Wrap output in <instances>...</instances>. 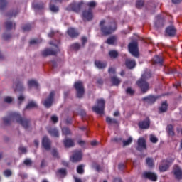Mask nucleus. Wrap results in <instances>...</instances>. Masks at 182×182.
I'll return each instance as SVG.
<instances>
[{"mask_svg": "<svg viewBox=\"0 0 182 182\" xmlns=\"http://www.w3.org/2000/svg\"><path fill=\"white\" fill-rule=\"evenodd\" d=\"M109 55L112 59H116L119 56V53L114 50L109 52Z\"/></svg>", "mask_w": 182, "mask_h": 182, "instance_id": "obj_38", "label": "nucleus"}, {"mask_svg": "<svg viewBox=\"0 0 182 182\" xmlns=\"http://www.w3.org/2000/svg\"><path fill=\"white\" fill-rule=\"evenodd\" d=\"M150 141L151 143L156 144V143H157V141H159V139L154 135H151Z\"/></svg>", "mask_w": 182, "mask_h": 182, "instance_id": "obj_54", "label": "nucleus"}, {"mask_svg": "<svg viewBox=\"0 0 182 182\" xmlns=\"http://www.w3.org/2000/svg\"><path fill=\"white\" fill-rule=\"evenodd\" d=\"M18 102H19V105H21V103H22V102H23V100H25V97H23V95H20L18 97Z\"/></svg>", "mask_w": 182, "mask_h": 182, "instance_id": "obj_63", "label": "nucleus"}, {"mask_svg": "<svg viewBox=\"0 0 182 182\" xmlns=\"http://www.w3.org/2000/svg\"><path fill=\"white\" fill-rule=\"evenodd\" d=\"M106 105V101L103 98L97 100V105L92 107V112L97 113V114H103L105 113V107Z\"/></svg>", "mask_w": 182, "mask_h": 182, "instance_id": "obj_4", "label": "nucleus"}, {"mask_svg": "<svg viewBox=\"0 0 182 182\" xmlns=\"http://www.w3.org/2000/svg\"><path fill=\"white\" fill-rule=\"evenodd\" d=\"M12 97H6L4 98L5 103H12Z\"/></svg>", "mask_w": 182, "mask_h": 182, "instance_id": "obj_59", "label": "nucleus"}, {"mask_svg": "<svg viewBox=\"0 0 182 182\" xmlns=\"http://www.w3.org/2000/svg\"><path fill=\"white\" fill-rule=\"evenodd\" d=\"M152 62L156 65H160L161 66V65H163V57L156 55L152 59Z\"/></svg>", "mask_w": 182, "mask_h": 182, "instance_id": "obj_27", "label": "nucleus"}, {"mask_svg": "<svg viewBox=\"0 0 182 182\" xmlns=\"http://www.w3.org/2000/svg\"><path fill=\"white\" fill-rule=\"evenodd\" d=\"M92 168H95L96 171H100V165L98 164H96V162H94L92 165Z\"/></svg>", "mask_w": 182, "mask_h": 182, "instance_id": "obj_52", "label": "nucleus"}, {"mask_svg": "<svg viewBox=\"0 0 182 182\" xmlns=\"http://www.w3.org/2000/svg\"><path fill=\"white\" fill-rule=\"evenodd\" d=\"M150 77H151V73L145 72L142 74L141 78L136 81V85L142 93H147V91L150 89V84L147 82Z\"/></svg>", "mask_w": 182, "mask_h": 182, "instance_id": "obj_3", "label": "nucleus"}, {"mask_svg": "<svg viewBox=\"0 0 182 182\" xmlns=\"http://www.w3.org/2000/svg\"><path fill=\"white\" fill-rule=\"evenodd\" d=\"M52 156L53 157H55L56 159H58L59 158V153L58 152V150L56 149H53L52 150Z\"/></svg>", "mask_w": 182, "mask_h": 182, "instance_id": "obj_55", "label": "nucleus"}, {"mask_svg": "<svg viewBox=\"0 0 182 182\" xmlns=\"http://www.w3.org/2000/svg\"><path fill=\"white\" fill-rule=\"evenodd\" d=\"M125 165L124 164H119L118 165L119 170H124Z\"/></svg>", "mask_w": 182, "mask_h": 182, "instance_id": "obj_64", "label": "nucleus"}, {"mask_svg": "<svg viewBox=\"0 0 182 182\" xmlns=\"http://www.w3.org/2000/svg\"><path fill=\"white\" fill-rule=\"evenodd\" d=\"M71 49L73 50H79L80 49V44L79 43H73L70 46Z\"/></svg>", "mask_w": 182, "mask_h": 182, "instance_id": "obj_45", "label": "nucleus"}, {"mask_svg": "<svg viewBox=\"0 0 182 182\" xmlns=\"http://www.w3.org/2000/svg\"><path fill=\"white\" fill-rule=\"evenodd\" d=\"M117 41V37L116 36H112L107 38L105 43L107 45H114V42Z\"/></svg>", "mask_w": 182, "mask_h": 182, "instance_id": "obj_30", "label": "nucleus"}, {"mask_svg": "<svg viewBox=\"0 0 182 182\" xmlns=\"http://www.w3.org/2000/svg\"><path fill=\"white\" fill-rule=\"evenodd\" d=\"M142 100H144V102H147L149 105H153V103H155L156 100H157V97L154 95H149L142 98Z\"/></svg>", "mask_w": 182, "mask_h": 182, "instance_id": "obj_23", "label": "nucleus"}, {"mask_svg": "<svg viewBox=\"0 0 182 182\" xmlns=\"http://www.w3.org/2000/svg\"><path fill=\"white\" fill-rule=\"evenodd\" d=\"M14 87L16 92H23V85H22V82L19 81L18 79L16 80V81H14Z\"/></svg>", "mask_w": 182, "mask_h": 182, "instance_id": "obj_20", "label": "nucleus"}, {"mask_svg": "<svg viewBox=\"0 0 182 182\" xmlns=\"http://www.w3.org/2000/svg\"><path fill=\"white\" fill-rule=\"evenodd\" d=\"M55 91H51L46 99L42 101L43 106L46 107V109H50L52 107V105H53V102H55Z\"/></svg>", "mask_w": 182, "mask_h": 182, "instance_id": "obj_6", "label": "nucleus"}, {"mask_svg": "<svg viewBox=\"0 0 182 182\" xmlns=\"http://www.w3.org/2000/svg\"><path fill=\"white\" fill-rule=\"evenodd\" d=\"M55 49H51V48H46L44 50L41 52L42 56L44 58H46V56H55L59 51V47H58L56 45H55Z\"/></svg>", "mask_w": 182, "mask_h": 182, "instance_id": "obj_9", "label": "nucleus"}, {"mask_svg": "<svg viewBox=\"0 0 182 182\" xmlns=\"http://www.w3.org/2000/svg\"><path fill=\"white\" fill-rule=\"evenodd\" d=\"M138 126H139V129H149V127H150V118L146 117L145 119V120L140 121L138 123Z\"/></svg>", "mask_w": 182, "mask_h": 182, "instance_id": "obj_17", "label": "nucleus"}, {"mask_svg": "<svg viewBox=\"0 0 182 182\" xmlns=\"http://www.w3.org/2000/svg\"><path fill=\"white\" fill-rule=\"evenodd\" d=\"M4 176H5V177H11V176H12V171L10 169L5 170L4 171Z\"/></svg>", "mask_w": 182, "mask_h": 182, "instance_id": "obj_49", "label": "nucleus"}, {"mask_svg": "<svg viewBox=\"0 0 182 182\" xmlns=\"http://www.w3.org/2000/svg\"><path fill=\"white\" fill-rule=\"evenodd\" d=\"M8 6V0H0V11H5Z\"/></svg>", "mask_w": 182, "mask_h": 182, "instance_id": "obj_34", "label": "nucleus"}, {"mask_svg": "<svg viewBox=\"0 0 182 182\" xmlns=\"http://www.w3.org/2000/svg\"><path fill=\"white\" fill-rule=\"evenodd\" d=\"M136 60L127 59L125 61V65L127 69H134L136 68Z\"/></svg>", "mask_w": 182, "mask_h": 182, "instance_id": "obj_22", "label": "nucleus"}, {"mask_svg": "<svg viewBox=\"0 0 182 182\" xmlns=\"http://www.w3.org/2000/svg\"><path fill=\"white\" fill-rule=\"evenodd\" d=\"M67 33L70 38H77L79 36V31L76 28H70L68 29Z\"/></svg>", "mask_w": 182, "mask_h": 182, "instance_id": "obj_21", "label": "nucleus"}, {"mask_svg": "<svg viewBox=\"0 0 182 182\" xmlns=\"http://www.w3.org/2000/svg\"><path fill=\"white\" fill-rule=\"evenodd\" d=\"M127 95H130V96H133L134 95V90L132 89V87H128L126 90Z\"/></svg>", "mask_w": 182, "mask_h": 182, "instance_id": "obj_50", "label": "nucleus"}, {"mask_svg": "<svg viewBox=\"0 0 182 182\" xmlns=\"http://www.w3.org/2000/svg\"><path fill=\"white\" fill-rule=\"evenodd\" d=\"M95 65L98 69H105L107 66V63L101 60H95Z\"/></svg>", "mask_w": 182, "mask_h": 182, "instance_id": "obj_26", "label": "nucleus"}, {"mask_svg": "<svg viewBox=\"0 0 182 182\" xmlns=\"http://www.w3.org/2000/svg\"><path fill=\"white\" fill-rule=\"evenodd\" d=\"M62 132L64 136H69V134H71L70 129H69V128L64 127L62 129Z\"/></svg>", "mask_w": 182, "mask_h": 182, "instance_id": "obj_47", "label": "nucleus"}, {"mask_svg": "<svg viewBox=\"0 0 182 182\" xmlns=\"http://www.w3.org/2000/svg\"><path fill=\"white\" fill-rule=\"evenodd\" d=\"M87 6H89V8L90 9L91 8H96L97 4H96V1H92L88 2L87 4Z\"/></svg>", "mask_w": 182, "mask_h": 182, "instance_id": "obj_53", "label": "nucleus"}, {"mask_svg": "<svg viewBox=\"0 0 182 182\" xmlns=\"http://www.w3.org/2000/svg\"><path fill=\"white\" fill-rule=\"evenodd\" d=\"M36 43H39L38 39H33L30 41V45H36Z\"/></svg>", "mask_w": 182, "mask_h": 182, "instance_id": "obj_61", "label": "nucleus"}, {"mask_svg": "<svg viewBox=\"0 0 182 182\" xmlns=\"http://www.w3.org/2000/svg\"><path fill=\"white\" fill-rule=\"evenodd\" d=\"M144 6V1L143 0H137L136 2V7L138 9H141V7Z\"/></svg>", "mask_w": 182, "mask_h": 182, "instance_id": "obj_42", "label": "nucleus"}, {"mask_svg": "<svg viewBox=\"0 0 182 182\" xmlns=\"http://www.w3.org/2000/svg\"><path fill=\"white\" fill-rule=\"evenodd\" d=\"M77 173L78 174H83V173H85V170L83 169V165H79L77 166Z\"/></svg>", "mask_w": 182, "mask_h": 182, "instance_id": "obj_48", "label": "nucleus"}, {"mask_svg": "<svg viewBox=\"0 0 182 182\" xmlns=\"http://www.w3.org/2000/svg\"><path fill=\"white\" fill-rule=\"evenodd\" d=\"M68 174V171L65 168H60L56 172V176H58L59 177H66Z\"/></svg>", "mask_w": 182, "mask_h": 182, "instance_id": "obj_29", "label": "nucleus"}, {"mask_svg": "<svg viewBox=\"0 0 182 182\" xmlns=\"http://www.w3.org/2000/svg\"><path fill=\"white\" fill-rule=\"evenodd\" d=\"M51 121L53 123H58V122H59V118H58L56 115H53L51 117Z\"/></svg>", "mask_w": 182, "mask_h": 182, "instance_id": "obj_57", "label": "nucleus"}, {"mask_svg": "<svg viewBox=\"0 0 182 182\" xmlns=\"http://www.w3.org/2000/svg\"><path fill=\"white\" fill-rule=\"evenodd\" d=\"M165 22L166 20L164 19V17H162L160 14H159L156 17V21L154 25L156 28H163L164 26Z\"/></svg>", "mask_w": 182, "mask_h": 182, "instance_id": "obj_16", "label": "nucleus"}, {"mask_svg": "<svg viewBox=\"0 0 182 182\" xmlns=\"http://www.w3.org/2000/svg\"><path fill=\"white\" fill-rule=\"evenodd\" d=\"M65 147L69 148V147H73L75 146V141H73V139L70 138H66L63 141Z\"/></svg>", "mask_w": 182, "mask_h": 182, "instance_id": "obj_24", "label": "nucleus"}, {"mask_svg": "<svg viewBox=\"0 0 182 182\" xmlns=\"http://www.w3.org/2000/svg\"><path fill=\"white\" fill-rule=\"evenodd\" d=\"M52 142L50 139L48 138V136H44L42 139V146L45 149V150H50V146Z\"/></svg>", "mask_w": 182, "mask_h": 182, "instance_id": "obj_19", "label": "nucleus"}, {"mask_svg": "<svg viewBox=\"0 0 182 182\" xmlns=\"http://www.w3.org/2000/svg\"><path fill=\"white\" fill-rule=\"evenodd\" d=\"M11 34H6V33L3 34V39H4V41H9V39H11Z\"/></svg>", "mask_w": 182, "mask_h": 182, "instance_id": "obj_58", "label": "nucleus"}, {"mask_svg": "<svg viewBox=\"0 0 182 182\" xmlns=\"http://www.w3.org/2000/svg\"><path fill=\"white\" fill-rule=\"evenodd\" d=\"M123 146L125 147V146H129L133 143V138L132 136H129L127 140H123L122 141Z\"/></svg>", "mask_w": 182, "mask_h": 182, "instance_id": "obj_39", "label": "nucleus"}, {"mask_svg": "<svg viewBox=\"0 0 182 182\" xmlns=\"http://www.w3.org/2000/svg\"><path fill=\"white\" fill-rule=\"evenodd\" d=\"M108 73H109V75H116V68L110 67L108 70Z\"/></svg>", "mask_w": 182, "mask_h": 182, "instance_id": "obj_56", "label": "nucleus"}, {"mask_svg": "<svg viewBox=\"0 0 182 182\" xmlns=\"http://www.w3.org/2000/svg\"><path fill=\"white\" fill-rule=\"evenodd\" d=\"M166 132L169 134V136H174V127L172 124H169L167 126Z\"/></svg>", "mask_w": 182, "mask_h": 182, "instance_id": "obj_33", "label": "nucleus"}, {"mask_svg": "<svg viewBox=\"0 0 182 182\" xmlns=\"http://www.w3.org/2000/svg\"><path fill=\"white\" fill-rule=\"evenodd\" d=\"M100 28L102 33L105 36L111 35L116 29H117V23L114 20L107 21L106 20H101L100 22Z\"/></svg>", "mask_w": 182, "mask_h": 182, "instance_id": "obj_2", "label": "nucleus"}, {"mask_svg": "<svg viewBox=\"0 0 182 182\" xmlns=\"http://www.w3.org/2000/svg\"><path fill=\"white\" fill-rule=\"evenodd\" d=\"M136 150L138 151H143V150H147V144H146V139H144V138H139L138 139Z\"/></svg>", "mask_w": 182, "mask_h": 182, "instance_id": "obj_12", "label": "nucleus"}, {"mask_svg": "<svg viewBox=\"0 0 182 182\" xmlns=\"http://www.w3.org/2000/svg\"><path fill=\"white\" fill-rule=\"evenodd\" d=\"M83 6V1H80L78 3L74 2L70 4L67 7V11H73V12H80V10L82 9Z\"/></svg>", "mask_w": 182, "mask_h": 182, "instance_id": "obj_8", "label": "nucleus"}, {"mask_svg": "<svg viewBox=\"0 0 182 182\" xmlns=\"http://www.w3.org/2000/svg\"><path fill=\"white\" fill-rule=\"evenodd\" d=\"M82 154L81 150H76L73 151V156L70 158L72 163H77L82 160Z\"/></svg>", "mask_w": 182, "mask_h": 182, "instance_id": "obj_10", "label": "nucleus"}, {"mask_svg": "<svg viewBox=\"0 0 182 182\" xmlns=\"http://www.w3.org/2000/svg\"><path fill=\"white\" fill-rule=\"evenodd\" d=\"M143 177L151 180V181H157V175L153 172H144L143 173Z\"/></svg>", "mask_w": 182, "mask_h": 182, "instance_id": "obj_18", "label": "nucleus"}, {"mask_svg": "<svg viewBox=\"0 0 182 182\" xmlns=\"http://www.w3.org/2000/svg\"><path fill=\"white\" fill-rule=\"evenodd\" d=\"M111 82L113 85V86H119L120 85V79L117 78V77L114 76L111 77Z\"/></svg>", "mask_w": 182, "mask_h": 182, "instance_id": "obj_35", "label": "nucleus"}, {"mask_svg": "<svg viewBox=\"0 0 182 182\" xmlns=\"http://www.w3.org/2000/svg\"><path fill=\"white\" fill-rule=\"evenodd\" d=\"M81 42H82V48H85V46H86V43H87V37L82 36L81 38Z\"/></svg>", "mask_w": 182, "mask_h": 182, "instance_id": "obj_51", "label": "nucleus"}, {"mask_svg": "<svg viewBox=\"0 0 182 182\" xmlns=\"http://www.w3.org/2000/svg\"><path fill=\"white\" fill-rule=\"evenodd\" d=\"M165 32L167 36L174 38V36H176V33H177V30L174 26H169L166 28Z\"/></svg>", "mask_w": 182, "mask_h": 182, "instance_id": "obj_15", "label": "nucleus"}, {"mask_svg": "<svg viewBox=\"0 0 182 182\" xmlns=\"http://www.w3.org/2000/svg\"><path fill=\"white\" fill-rule=\"evenodd\" d=\"M106 122L108 124H119V121L114 118H110L109 117H106Z\"/></svg>", "mask_w": 182, "mask_h": 182, "instance_id": "obj_32", "label": "nucleus"}, {"mask_svg": "<svg viewBox=\"0 0 182 182\" xmlns=\"http://www.w3.org/2000/svg\"><path fill=\"white\" fill-rule=\"evenodd\" d=\"M74 87L76 90V96L78 99H82L85 95V86L81 81H77L74 84Z\"/></svg>", "mask_w": 182, "mask_h": 182, "instance_id": "obj_5", "label": "nucleus"}, {"mask_svg": "<svg viewBox=\"0 0 182 182\" xmlns=\"http://www.w3.org/2000/svg\"><path fill=\"white\" fill-rule=\"evenodd\" d=\"M22 29L23 32H28V31H31L32 29V26L31 23L26 24L24 26L22 27Z\"/></svg>", "mask_w": 182, "mask_h": 182, "instance_id": "obj_46", "label": "nucleus"}, {"mask_svg": "<svg viewBox=\"0 0 182 182\" xmlns=\"http://www.w3.org/2000/svg\"><path fill=\"white\" fill-rule=\"evenodd\" d=\"M49 8L51 12H59V7L55 4H50Z\"/></svg>", "mask_w": 182, "mask_h": 182, "instance_id": "obj_43", "label": "nucleus"}, {"mask_svg": "<svg viewBox=\"0 0 182 182\" xmlns=\"http://www.w3.org/2000/svg\"><path fill=\"white\" fill-rule=\"evenodd\" d=\"M35 107H38V104H36V102H35L34 101H30L26 105V109L27 110H31V109H33Z\"/></svg>", "mask_w": 182, "mask_h": 182, "instance_id": "obj_31", "label": "nucleus"}, {"mask_svg": "<svg viewBox=\"0 0 182 182\" xmlns=\"http://www.w3.org/2000/svg\"><path fill=\"white\" fill-rule=\"evenodd\" d=\"M13 120H16V123L21 124L24 129H29L31 119L26 117H22L18 113L11 112L8 117L3 118V122L5 126H9Z\"/></svg>", "mask_w": 182, "mask_h": 182, "instance_id": "obj_1", "label": "nucleus"}, {"mask_svg": "<svg viewBox=\"0 0 182 182\" xmlns=\"http://www.w3.org/2000/svg\"><path fill=\"white\" fill-rule=\"evenodd\" d=\"M18 14H19L18 10H14V11L9 12L6 14V16H9V18H12L13 16H16V15H18Z\"/></svg>", "mask_w": 182, "mask_h": 182, "instance_id": "obj_41", "label": "nucleus"}, {"mask_svg": "<svg viewBox=\"0 0 182 182\" xmlns=\"http://www.w3.org/2000/svg\"><path fill=\"white\" fill-rule=\"evenodd\" d=\"M176 180H182V170L178 165H175L173 169Z\"/></svg>", "mask_w": 182, "mask_h": 182, "instance_id": "obj_13", "label": "nucleus"}, {"mask_svg": "<svg viewBox=\"0 0 182 182\" xmlns=\"http://www.w3.org/2000/svg\"><path fill=\"white\" fill-rule=\"evenodd\" d=\"M97 85H99L100 86H103V80L102 78L97 79Z\"/></svg>", "mask_w": 182, "mask_h": 182, "instance_id": "obj_62", "label": "nucleus"}, {"mask_svg": "<svg viewBox=\"0 0 182 182\" xmlns=\"http://www.w3.org/2000/svg\"><path fill=\"white\" fill-rule=\"evenodd\" d=\"M171 163V162L168 161V159L162 160V161L161 162L159 166V171H161V173H164V171H167V170L170 168Z\"/></svg>", "mask_w": 182, "mask_h": 182, "instance_id": "obj_11", "label": "nucleus"}, {"mask_svg": "<svg viewBox=\"0 0 182 182\" xmlns=\"http://www.w3.org/2000/svg\"><path fill=\"white\" fill-rule=\"evenodd\" d=\"M48 132L53 137H59V131H58L57 129L53 128V129H50Z\"/></svg>", "mask_w": 182, "mask_h": 182, "instance_id": "obj_37", "label": "nucleus"}, {"mask_svg": "<svg viewBox=\"0 0 182 182\" xmlns=\"http://www.w3.org/2000/svg\"><path fill=\"white\" fill-rule=\"evenodd\" d=\"M129 53L135 58H139V44L137 42H132L128 45Z\"/></svg>", "mask_w": 182, "mask_h": 182, "instance_id": "obj_7", "label": "nucleus"}, {"mask_svg": "<svg viewBox=\"0 0 182 182\" xmlns=\"http://www.w3.org/2000/svg\"><path fill=\"white\" fill-rule=\"evenodd\" d=\"M24 164L26 165V166H31L32 165V161L31 160V159H26L25 161H24Z\"/></svg>", "mask_w": 182, "mask_h": 182, "instance_id": "obj_60", "label": "nucleus"}, {"mask_svg": "<svg viewBox=\"0 0 182 182\" xmlns=\"http://www.w3.org/2000/svg\"><path fill=\"white\" fill-rule=\"evenodd\" d=\"M32 6L36 11H42V9H45V4L43 2L33 3Z\"/></svg>", "mask_w": 182, "mask_h": 182, "instance_id": "obj_25", "label": "nucleus"}, {"mask_svg": "<svg viewBox=\"0 0 182 182\" xmlns=\"http://www.w3.org/2000/svg\"><path fill=\"white\" fill-rule=\"evenodd\" d=\"M5 28L6 31H11L12 28H14V22L12 21H6L5 23Z\"/></svg>", "mask_w": 182, "mask_h": 182, "instance_id": "obj_40", "label": "nucleus"}, {"mask_svg": "<svg viewBox=\"0 0 182 182\" xmlns=\"http://www.w3.org/2000/svg\"><path fill=\"white\" fill-rule=\"evenodd\" d=\"M168 107V104H167V101L163 102L161 106L159 107V113H166V112H167Z\"/></svg>", "mask_w": 182, "mask_h": 182, "instance_id": "obj_28", "label": "nucleus"}, {"mask_svg": "<svg viewBox=\"0 0 182 182\" xmlns=\"http://www.w3.org/2000/svg\"><path fill=\"white\" fill-rule=\"evenodd\" d=\"M146 164L149 167H153L154 166V161H153V159L151 158H146Z\"/></svg>", "mask_w": 182, "mask_h": 182, "instance_id": "obj_44", "label": "nucleus"}, {"mask_svg": "<svg viewBox=\"0 0 182 182\" xmlns=\"http://www.w3.org/2000/svg\"><path fill=\"white\" fill-rule=\"evenodd\" d=\"M28 85L29 87H36L38 88L39 86V84L38 82L35 80H31L28 82Z\"/></svg>", "mask_w": 182, "mask_h": 182, "instance_id": "obj_36", "label": "nucleus"}, {"mask_svg": "<svg viewBox=\"0 0 182 182\" xmlns=\"http://www.w3.org/2000/svg\"><path fill=\"white\" fill-rule=\"evenodd\" d=\"M82 18L84 21H92V19H93V11L92 9L84 10L82 11Z\"/></svg>", "mask_w": 182, "mask_h": 182, "instance_id": "obj_14", "label": "nucleus"}]
</instances>
